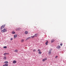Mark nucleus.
Instances as JSON below:
<instances>
[{"mask_svg":"<svg viewBox=\"0 0 66 66\" xmlns=\"http://www.w3.org/2000/svg\"><path fill=\"white\" fill-rule=\"evenodd\" d=\"M3 66H5V65L4 64V65H3Z\"/></svg>","mask_w":66,"mask_h":66,"instance_id":"nucleus-30","label":"nucleus"},{"mask_svg":"<svg viewBox=\"0 0 66 66\" xmlns=\"http://www.w3.org/2000/svg\"><path fill=\"white\" fill-rule=\"evenodd\" d=\"M6 53H5L4 54V55H6Z\"/></svg>","mask_w":66,"mask_h":66,"instance_id":"nucleus-24","label":"nucleus"},{"mask_svg":"<svg viewBox=\"0 0 66 66\" xmlns=\"http://www.w3.org/2000/svg\"><path fill=\"white\" fill-rule=\"evenodd\" d=\"M35 37H37V36H38V34H35Z\"/></svg>","mask_w":66,"mask_h":66,"instance_id":"nucleus-5","label":"nucleus"},{"mask_svg":"<svg viewBox=\"0 0 66 66\" xmlns=\"http://www.w3.org/2000/svg\"><path fill=\"white\" fill-rule=\"evenodd\" d=\"M12 34H15V32H12Z\"/></svg>","mask_w":66,"mask_h":66,"instance_id":"nucleus-23","label":"nucleus"},{"mask_svg":"<svg viewBox=\"0 0 66 66\" xmlns=\"http://www.w3.org/2000/svg\"><path fill=\"white\" fill-rule=\"evenodd\" d=\"M14 37H17V35H14Z\"/></svg>","mask_w":66,"mask_h":66,"instance_id":"nucleus-19","label":"nucleus"},{"mask_svg":"<svg viewBox=\"0 0 66 66\" xmlns=\"http://www.w3.org/2000/svg\"><path fill=\"white\" fill-rule=\"evenodd\" d=\"M5 24L2 25V26L1 28V30H2V29H3V28H4V27H5Z\"/></svg>","mask_w":66,"mask_h":66,"instance_id":"nucleus-2","label":"nucleus"},{"mask_svg":"<svg viewBox=\"0 0 66 66\" xmlns=\"http://www.w3.org/2000/svg\"><path fill=\"white\" fill-rule=\"evenodd\" d=\"M15 52H16V53H17L18 52V51H17V50H16L14 51Z\"/></svg>","mask_w":66,"mask_h":66,"instance_id":"nucleus-12","label":"nucleus"},{"mask_svg":"<svg viewBox=\"0 0 66 66\" xmlns=\"http://www.w3.org/2000/svg\"><path fill=\"white\" fill-rule=\"evenodd\" d=\"M6 54H9V53H6Z\"/></svg>","mask_w":66,"mask_h":66,"instance_id":"nucleus-29","label":"nucleus"},{"mask_svg":"<svg viewBox=\"0 0 66 66\" xmlns=\"http://www.w3.org/2000/svg\"><path fill=\"white\" fill-rule=\"evenodd\" d=\"M48 41L47 40L46 42L45 43L46 45H48Z\"/></svg>","mask_w":66,"mask_h":66,"instance_id":"nucleus-6","label":"nucleus"},{"mask_svg":"<svg viewBox=\"0 0 66 66\" xmlns=\"http://www.w3.org/2000/svg\"><path fill=\"white\" fill-rule=\"evenodd\" d=\"M48 53H49V54H51V51H50L48 52Z\"/></svg>","mask_w":66,"mask_h":66,"instance_id":"nucleus-14","label":"nucleus"},{"mask_svg":"<svg viewBox=\"0 0 66 66\" xmlns=\"http://www.w3.org/2000/svg\"><path fill=\"white\" fill-rule=\"evenodd\" d=\"M16 31H20V29L19 28H17V29H16Z\"/></svg>","mask_w":66,"mask_h":66,"instance_id":"nucleus-7","label":"nucleus"},{"mask_svg":"<svg viewBox=\"0 0 66 66\" xmlns=\"http://www.w3.org/2000/svg\"><path fill=\"white\" fill-rule=\"evenodd\" d=\"M6 31H7V30L5 29H4L1 31V32L3 33L5 32H6Z\"/></svg>","mask_w":66,"mask_h":66,"instance_id":"nucleus-1","label":"nucleus"},{"mask_svg":"<svg viewBox=\"0 0 66 66\" xmlns=\"http://www.w3.org/2000/svg\"><path fill=\"white\" fill-rule=\"evenodd\" d=\"M46 60H47L46 58L45 59L43 60V61L44 62V61H46Z\"/></svg>","mask_w":66,"mask_h":66,"instance_id":"nucleus-8","label":"nucleus"},{"mask_svg":"<svg viewBox=\"0 0 66 66\" xmlns=\"http://www.w3.org/2000/svg\"><path fill=\"white\" fill-rule=\"evenodd\" d=\"M31 38V37H28V38H27L26 39V40H27V39H29V38Z\"/></svg>","mask_w":66,"mask_h":66,"instance_id":"nucleus-20","label":"nucleus"},{"mask_svg":"<svg viewBox=\"0 0 66 66\" xmlns=\"http://www.w3.org/2000/svg\"><path fill=\"white\" fill-rule=\"evenodd\" d=\"M3 48L5 49H6L7 48V47H6V46H4L3 47Z\"/></svg>","mask_w":66,"mask_h":66,"instance_id":"nucleus-18","label":"nucleus"},{"mask_svg":"<svg viewBox=\"0 0 66 66\" xmlns=\"http://www.w3.org/2000/svg\"><path fill=\"white\" fill-rule=\"evenodd\" d=\"M5 66H8V64H5Z\"/></svg>","mask_w":66,"mask_h":66,"instance_id":"nucleus-22","label":"nucleus"},{"mask_svg":"<svg viewBox=\"0 0 66 66\" xmlns=\"http://www.w3.org/2000/svg\"><path fill=\"white\" fill-rule=\"evenodd\" d=\"M57 57H58V56H56L55 57V58H57Z\"/></svg>","mask_w":66,"mask_h":66,"instance_id":"nucleus-26","label":"nucleus"},{"mask_svg":"<svg viewBox=\"0 0 66 66\" xmlns=\"http://www.w3.org/2000/svg\"><path fill=\"white\" fill-rule=\"evenodd\" d=\"M10 40H13V38H10Z\"/></svg>","mask_w":66,"mask_h":66,"instance_id":"nucleus-25","label":"nucleus"},{"mask_svg":"<svg viewBox=\"0 0 66 66\" xmlns=\"http://www.w3.org/2000/svg\"><path fill=\"white\" fill-rule=\"evenodd\" d=\"M16 62H17L15 60H14V61H13V64H15V63H16Z\"/></svg>","mask_w":66,"mask_h":66,"instance_id":"nucleus-3","label":"nucleus"},{"mask_svg":"<svg viewBox=\"0 0 66 66\" xmlns=\"http://www.w3.org/2000/svg\"><path fill=\"white\" fill-rule=\"evenodd\" d=\"M35 37V36H31V38H34Z\"/></svg>","mask_w":66,"mask_h":66,"instance_id":"nucleus-11","label":"nucleus"},{"mask_svg":"<svg viewBox=\"0 0 66 66\" xmlns=\"http://www.w3.org/2000/svg\"><path fill=\"white\" fill-rule=\"evenodd\" d=\"M24 42V40L23 39H22L21 40V42L22 43H23V42Z\"/></svg>","mask_w":66,"mask_h":66,"instance_id":"nucleus-13","label":"nucleus"},{"mask_svg":"<svg viewBox=\"0 0 66 66\" xmlns=\"http://www.w3.org/2000/svg\"><path fill=\"white\" fill-rule=\"evenodd\" d=\"M4 63H6V64H8V61H5L4 62Z\"/></svg>","mask_w":66,"mask_h":66,"instance_id":"nucleus-17","label":"nucleus"},{"mask_svg":"<svg viewBox=\"0 0 66 66\" xmlns=\"http://www.w3.org/2000/svg\"><path fill=\"white\" fill-rule=\"evenodd\" d=\"M40 51V50H39V49H38V51H39H39Z\"/></svg>","mask_w":66,"mask_h":66,"instance_id":"nucleus-27","label":"nucleus"},{"mask_svg":"<svg viewBox=\"0 0 66 66\" xmlns=\"http://www.w3.org/2000/svg\"><path fill=\"white\" fill-rule=\"evenodd\" d=\"M38 53L39 54H42V52H41L40 51H39V52Z\"/></svg>","mask_w":66,"mask_h":66,"instance_id":"nucleus-15","label":"nucleus"},{"mask_svg":"<svg viewBox=\"0 0 66 66\" xmlns=\"http://www.w3.org/2000/svg\"><path fill=\"white\" fill-rule=\"evenodd\" d=\"M36 51V50L35 49H34L33 50V51L34 52H35Z\"/></svg>","mask_w":66,"mask_h":66,"instance_id":"nucleus-21","label":"nucleus"},{"mask_svg":"<svg viewBox=\"0 0 66 66\" xmlns=\"http://www.w3.org/2000/svg\"><path fill=\"white\" fill-rule=\"evenodd\" d=\"M62 45H63V44H62V43H61L60 44V46H62Z\"/></svg>","mask_w":66,"mask_h":66,"instance_id":"nucleus-28","label":"nucleus"},{"mask_svg":"<svg viewBox=\"0 0 66 66\" xmlns=\"http://www.w3.org/2000/svg\"><path fill=\"white\" fill-rule=\"evenodd\" d=\"M4 60H6V57L4 56Z\"/></svg>","mask_w":66,"mask_h":66,"instance_id":"nucleus-16","label":"nucleus"},{"mask_svg":"<svg viewBox=\"0 0 66 66\" xmlns=\"http://www.w3.org/2000/svg\"><path fill=\"white\" fill-rule=\"evenodd\" d=\"M25 34H27L28 33V32L27 31H25Z\"/></svg>","mask_w":66,"mask_h":66,"instance_id":"nucleus-4","label":"nucleus"},{"mask_svg":"<svg viewBox=\"0 0 66 66\" xmlns=\"http://www.w3.org/2000/svg\"><path fill=\"white\" fill-rule=\"evenodd\" d=\"M57 48H58V49H60V48H61V47H60V46H57Z\"/></svg>","mask_w":66,"mask_h":66,"instance_id":"nucleus-10","label":"nucleus"},{"mask_svg":"<svg viewBox=\"0 0 66 66\" xmlns=\"http://www.w3.org/2000/svg\"><path fill=\"white\" fill-rule=\"evenodd\" d=\"M54 41H55V40L54 39H53L52 40V41H51V42L52 43H53V42H54Z\"/></svg>","mask_w":66,"mask_h":66,"instance_id":"nucleus-9","label":"nucleus"}]
</instances>
